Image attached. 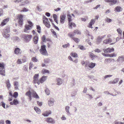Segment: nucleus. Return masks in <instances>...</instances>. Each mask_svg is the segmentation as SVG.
Returning <instances> with one entry per match:
<instances>
[{
    "label": "nucleus",
    "instance_id": "1",
    "mask_svg": "<svg viewBox=\"0 0 124 124\" xmlns=\"http://www.w3.org/2000/svg\"><path fill=\"white\" fill-rule=\"evenodd\" d=\"M25 95L28 96L29 98V100L31 101V97L32 96L33 97L39 99V97L36 92L32 89H30L29 91H27L25 93Z\"/></svg>",
    "mask_w": 124,
    "mask_h": 124
},
{
    "label": "nucleus",
    "instance_id": "2",
    "mask_svg": "<svg viewBox=\"0 0 124 124\" xmlns=\"http://www.w3.org/2000/svg\"><path fill=\"white\" fill-rule=\"evenodd\" d=\"M46 46L45 45H42L41 46L39 50L40 52L42 55L46 56L48 55V54L46 49Z\"/></svg>",
    "mask_w": 124,
    "mask_h": 124
},
{
    "label": "nucleus",
    "instance_id": "3",
    "mask_svg": "<svg viewBox=\"0 0 124 124\" xmlns=\"http://www.w3.org/2000/svg\"><path fill=\"white\" fill-rule=\"evenodd\" d=\"M32 37L31 35H24L22 36V37L24 39V41L26 42H28L31 40Z\"/></svg>",
    "mask_w": 124,
    "mask_h": 124
},
{
    "label": "nucleus",
    "instance_id": "4",
    "mask_svg": "<svg viewBox=\"0 0 124 124\" xmlns=\"http://www.w3.org/2000/svg\"><path fill=\"white\" fill-rule=\"evenodd\" d=\"M47 78V76H42L41 78H40L39 81H38V85H40L41 84V83L42 84L46 80Z\"/></svg>",
    "mask_w": 124,
    "mask_h": 124
},
{
    "label": "nucleus",
    "instance_id": "5",
    "mask_svg": "<svg viewBox=\"0 0 124 124\" xmlns=\"http://www.w3.org/2000/svg\"><path fill=\"white\" fill-rule=\"evenodd\" d=\"M39 75L38 74H35L33 76V82L35 84H38V82L39 80H38L39 77Z\"/></svg>",
    "mask_w": 124,
    "mask_h": 124
},
{
    "label": "nucleus",
    "instance_id": "6",
    "mask_svg": "<svg viewBox=\"0 0 124 124\" xmlns=\"http://www.w3.org/2000/svg\"><path fill=\"white\" fill-rule=\"evenodd\" d=\"M54 99L53 98H51L48 101V105L50 107L53 106L54 105Z\"/></svg>",
    "mask_w": 124,
    "mask_h": 124
},
{
    "label": "nucleus",
    "instance_id": "7",
    "mask_svg": "<svg viewBox=\"0 0 124 124\" xmlns=\"http://www.w3.org/2000/svg\"><path fill=\"white\" fill-rule=\"evenodd\" d=\"M46 121L48 123L54 124L55 121L51 117H47L46 118Z\"/></svg>",
    "mask_w": 124,
    "mask_h": 124
},
{
    "label": "nucleus",
    "instance_id": "8",
    "mask_svg": "<svg viewBox=\"0 0 124 124\" xmlns=\"http://www.w3.org/2000/svg\"><path fill=\"white\" fill-rule=\"evenodd\" d=\"M23 16L22 15H20L19 17L18 22L20 26H21L23 24Z\"/></svg>",
    "mask_w": 124,
    "mask_h": 124
},
{
    "label": "nucleus",
    "instance_id": "9",
    "mask_svg": "<svg viewBox=\"0 0 124 124\" xmlns=\"http://www.w3.org/2000/svg\"><path fill=\"white\" fill-rule=\"evenodd\" d=\"M52 113V111L50 110H48L46 111L43 113L42 115L44 116L47 117L50 115Z\"/></svg>",
    "mask_w": 124,
    "mask_h": 124
},
{
    "label": "nucleus",
    "instance_id": "10",
    "mask_svg": "<svg viewBox=\"0 0 124 124\" xmlns=\"http://www.w3.org/2000/svg\"><path fill=\"white\" fill-rule=\"evenodd\" d=\"M66 17L65 15H62L60 16V22L61 23L63 24L65 20Z\"/></svg>",
    "mask_w": 124,
    "mask_h": 124
},
{
    "label": "nucleus",
    "instance_id": "11",
    "mask_svg": "<svg viewBox=\"0 0 124 124\" xmlns=\"http://www.w3.org/2000/svg\"><path fill=\"white\" fill-rule=\"evenodd\" d=\"M32 25H25V29L24 30V31L25 32H27V30H31L32 28Z\"/></svg>",
    "mask_w": 124,
    "mask_h": 124
},
{
    "label": "nucleus",
    "instance_id": "12",
    "mask_svg": "<svg viewBox=\"0 0 124 124\" xmlns=\"http://www.w3.org/2000/svg\"><path fill=\"white\" fill-rule=\"evenodd\" d=\"M9 19L8 18H7L5 19L0 24V26H2L5 25L9 21Z\"/></svg>",
    "mask_w": 124,
    "mask_h": 124
},
{
    "label": "nucleus",
    "instance_id": "13",
    "mask_svg": "<svg viewBox=\"0 0 124 124\" xmlns=\"http://www.w3.org/2000/svg\"><path fill=\"white\" fill-rule=\"evenodd\" d=\"M19 102L16 99H14L13 101V102H11L10 103V104L11 105H16L19 104Z\"/></svg>",
    "mask_w": 124,
    "mask_h": 124
},
{
    "label": "nucleus",
    "instance_id": "14",
    "mask_svg": "<svg viewBox=\"0 0 124 124\" xmlns=\"http://www.w3.org/2000/svg\"><path fill=\"white\" fill-rule=\"evenodd\" d=\"M122 8L120 6H117L115 9L114 10L116 12H120L122 11Z\"/></svg>",
    "mask_w": 124,
    "mask_h": 124
},
{
    "label": "nucleus",
    "instance_id": "15",
    "mask_svg": "<svg viewBox=\"0 0 124 124\" xmlns=\"http://www.w3.org/2000/svg\"><path fill=\"white\" fill-rule=\"evenodd\" d=\"M14 52L15 54H19L21 53L20 49L18 47L15 49Z\"/></svg>",
    "mask_w": 124,
    "mask_h": 124
},
{
    "label": "nucleus",
    "instance_id": "16",
    "mask_svg": "<svg viewBox=\"0 0 124 124\" xmlns=\"http://www.w3.org/2000/svg\"><path fill=\"white\" fill-rule=\"evenodd\" d=\"M119 80V78H117L115 79L113 81H110L109 83L111 84H116L118 82Z\"/></svg>",
    "mask_w": 124,
    "mask_h": 124
},
{
    "label": "nucleus",
    "instance_id": "17",
    "mask_svg": "<svg viewBox=\"0 0 124 124\" xmlns=\"http://www.w3.org/2000/svg\"><path fill=\"white\" fill-rule=\"evenodd\" d=\"M57 83L56 84L58 85H60L62 84V79L60 78H59L57 79Z\"/></svg>",
    "mask_w": 124,
    "mask_h": 124
},
{
    "label": "nucleus",
    "instance_id": "18",
    "mask_svg": "<svg viewBox=\"0 0 124 124\" xmlns=\"http://www.w3.org/2000/svg\"><path fill=\"white\" fill-rule=\"evenodd\" d=\"M69 28L71 29H72V27H75L76 26L75 23L71 22L69 23Z\"/></svg>",
    "mask_w": 124,
    "mask_h": 124
},
{
    "label": "nucleus",
    "instance_id": "19",
    "mask_svg": "<svg viewBox=\"0 0 124 124\" xmlns=\"http://www.w3.org/2000/svg\"><path fill=\"white\" fill-rule=\"evenodd\" d=\"M118 62H119L121 61L122 62H123L124 61V57L123 55H122L121 56H119L118 59L117 60Z\"/></svg>",
    "mask_w": 124,
    "mask_h": 124
},
{
    "label": "nucleus",
    "instance_id": "20",
    "mask_svg": "<svg viewBox=\"0 0 124 124\" xmlns=\"http://www.w3.org/2000/svg\"><path fill=\"white\" fill-rule=\"evenodd\" d=\"M95 22V19H92L89 23L88 27H91L92 25H93Z\"/></svg>",
    "mask_w": 124,
    "mask_h": 124
},
{
    "label": "nucleus",
    "instance_id": "21",
    "mask_svg": "<svg viewBox=\"0 0 124 124\" xmlns=\"http://www.w3.org/2000/svg\"><path fill=\"white\" fill-rule=\"evenodd\" d=\"M34 109L38 114H39L41 113V110L38 107H35L34 108Z\"/></svg>",
    "mask_w": 124,
    "mask_h": 124
},
{
    "label": "nucleus",
    "instance_id": "22",
    "mask_svg": "<svg viewBox=\"0 0 124 124\" xmlns=\"http://www.w3.org/2000/svg\"><path fill=\"white\" fill-rule=\"evenodd\" d=\"M38 37L37 36H35L33 38V41L34 43L35 44H37V43L38 40Z\"/></svg>",
    "mask_w": 124,
    "mask_h": 124
},
{
    "label": "nucleus",
    "instance_id": "23",
    "mask_svg": "<svg viewBox=\"0 0 124 124\" xmlns=\"http://www.w3.org/2000/svg\"><path fill=\"white\" fill-rule=\"evenodd\" d=\"M43 23L46 27L48 28L50 27V25L48 21H46L45 20H43Z\"/></svg>",
    "mask_w": 124,
    "mask_h": 124
},
{
    "label": "nucleus",
    "instance_id": "24",
    "mask_svg": "<svg viewBox=\"0 0 124 124\" xmlns=\"http://www.w3.org/2000/svg\"><path fill=\"white\" fill-rule=\"evenodd\" d=\"M110 3H109L110 5H113L115 4L117 2V0H110Z\"/></svg>",
    "mask_w": 124,
    "mask_h": 124
},
{
    "label": "nucleus",
    "instance_id": "25",
    "mask_svg": "<svg viewBox=\"0 0 124 124\" xmlns=\"http://www.w3.org/2000/svg\"><path fill=\"white\" fill-rule=\"evenodd\" d=\"M10 28L8 26L6 27L4 30V33H8L10 32Z\"/></svg>",
    "mask_w": 124,
    "mask_h": 124
},
{
    "label": "nucleus",
    "instance_id": "26",
    "mask_svg": "<svg viewBox=\"0 0 124 124\" xmlns=\"http://www.w3.org/2000/svg\"><path fill=\"white\" fill-rule=\"evenodd\" d=\"M112 42L111 39L109 38L108 39H106L104 40L103 41L104 43L107 44L111 43Z\"/></svg>",
    "mask_w": 124,
    "mask_h": 124
},
{
    "label": "nucleus",
    "instance_id": "27",
    "mask_svg": "<svg viewBox=\"0 0 124 124\" xmlns=\"http://www.w3.org/2000/svg\"><path fill=\"white\" fill-rule=\"evenodd\" d=\"M70 107L69 106H66L65 107V110L67 114L68 115L70 114L69 110Z\"/></svg>",
    "mask_w": 124,
    "mask_h": 124
},
{
    "label": "nucleus",
    "instance_id": "28",
    "mask_svg": "<svg viewBox=\"0 0 124 124\" xmlns=\"http://www.w3.org/2000/svg\"><path fill=\"white\" fill-rule=\"evenodd\" d=\"M0 74L3 76H5V69H1L0 68Z\"/></svg>",
    "mask_w": 124,
    "mask_h": 124
},
{
    "label": "nucleus",
    "instance_id": "29",
    "mask_svg": "<svg viewBox=\"0 0 124 124\" xmlns=\"http://www.w3.org/2000/svg\"><path fill=\"white\" fill-rule=\"evenodd\" d=\"M96 63L91 62L90 64L88 66L91 68H92L94 67Z\"/></svg>",
    "mask_w": 124,
    "mask_h": 124
},
{
    "label": "nucleus",
    "instance_id": "30",
    "mask_svg": "<svg viewBox=\"0 0 124 124\" xmlns=\"http://www.w3.org/2000/svg\"><path fill=\"white\" fill-rule=\"evenodd\" d=\"M68 19L69 21V23L72 21L71 16L69 14H67Z\"/></svg>",
    "mask_w": 124,
    "mask_h": 124
},
{
    "label": "nucleus",
    "instance_id": "31",
    "mask_svg": "<svg viewBox=\"0 0 124 124\" xmlns=\"http://www.w3.org/2000/svg\"><path fill=\"white\" fill-rule=\"evenodd\" d=\"M50 60L48 58L45 59L44 60V62L45 64L49 63L50 62Z\"/></svg>",
    "mask_w": 124,
    "mask_h": 124
},
{
    "label": "nucleus",
    "instance_id": "32",
    "mask_svg": "<svg viewBox=\"0 0 124 124\" xmlns=\"http://www.w3.org/2000/svg\"><path fill=\"white\" fill-rule=\"evenodd\" d=\"M89 55L91 58L92 60H93L94 57H96V55H95L92 52H90L89 53Z\"/></svg>",
    "mask_w": 124,
    "mask_h": 124
},
{
    "label": "nucleus",
    "instance_id": "33",
    "mask_svg": "<svg viewBox=\"0 0 124 124\" xmlns=\"http://www.w3.org/2000/svg\"><path fill=\"white\" fill-rule=\"evenodd\" d=\"M13 40L14 42H18L20 40L19 38L18 37H15L13 38Z\"/></svg>",
    "mask_w": 124,
    "mask_h": 124
},
{
    "label": "nucleus",
    "instance_id": "34",
    "mask_svg": "<svg viewBox=\"0 0 124 124\" xmlns=\"http://www.w3.org/2000/svg\"><path fill=\"white\" fill-rule=\"evenodd\" d=\"M49 73V70L45 69H43L42 71V73L43 74H45L46 73Z\"/></svg>",
    "mask_w": 124,
    "mask_h": 124
},
{
    "label": "nucleus",
    "instance_id": "35",
    "mask_svg": "<svg viewBox=\"0 0 124 124\" xmlns=\"http://www.w3.org/2000/svg\"><path fill=\"white\" fill-rule=\"evenodd\" d=\"M3 37L6 38L8 39L9 36V35L7 33H4L3 34Z\"/></svg>",
    "mask_w": 124,
    "mask_h": 124
},
{
    "label": "nucleus",
    "instance_id": "36",
    "mask_svg": "<svg viewBox=\"0 0 124 124\" xmlns=\"http://www.w3.org/2000/svg\"><path fill=\"white\" fill-rule=\"evenodd\" d=\"M108 53H111L112 52H113L114 51V49L112 47L110 48L109 47L108 48Z\"/></svg>",
    "mask_w": 124,
    "mask_h": 124
},
{
    "label": "nucleus",
    "instance_id": "37",
    "mask_svg": "<svg viewBox=\"0 0 124 124\" xmlns=\"http://www.w3.org/2000/svg\"><path fill=\"white\" fill-rule=\"evenodd\" d=\"M74 35H75L76 34H81V32L80 31H78V30H75L74 31Z\"/></svg>",
    "mask_w": 124,
    "mask_h": 124
},
{
    "label": "nucleus",
    "instance_id": "38",
    "mask_svg": "<svg viewBox=\"0 0 124 124\" xmlns=\"http://www.w3.org/2000/svg\"><path fill=\"white\" fill-rule=\"evenodd\" d=\"M117 31L118 34L121 36L122 32V31L121 30L120 28H119L117 29Z\"/></svg>",
    "mask_w": 124,
    "mask_h": 124
},
{
    "label": "nucleus",
    "instance_id": "39",
    "mask_svg": "<svg viewBox=\"0 0 124 124\" xmlns=\"http://www.w3.org/2000/svg\"><path fill=\"white\" fill-rule=\"evenodd\" d=\"M117 54L115 53H113L112 54H109V57H116V56Z\"/></svg>",
    "mask_w": 124,
    "mask_h": 124
},
{
    "label": "nucleus",
    "instance_id": "40",
    "mask_svg": "<svg viewBox=\"0 0 124 124\" xmlns=\"http://www.w3.org/2000/svg\"><path fill=\"white\" fill-rule=\"evenodd\" d=\"M37 29L38 32L40 33L41 32V28L40 26L39 25L37 26Z\"/></svg>",
    "mask_w": 124,
    "mask_h": 124
},
{
    "label": "nucleus",
    "instance_id": "41",
    "mask_svg": "<svg viewBox=\"0 0 124 124\" xmlns=\"http://www.w3.org/2000/svg\"><path fill=\"white\" fill-rule=\"evenodd\" d=\"M71 55L74 57H77L78 55L77 54L75 53H72L71 54Z\"/></svg>",
    "mask_w": 124,
    "mask_h": 124
},
{
    "label": "nucleus",
    "instance_id": "42",
    "mask_svg": "<svg viewBox=\"0 0 124 124\" xmlns=\"http://www.w3.org/2000/svg\"><path fill=\"white\" fill-rule=\"evenodd\" d=\"M78 48L81 50H84L85 49L84 47L81 45H79L78 46Z\"/></svg>",
    "mask_w": 124,
    "mask_h": 124
},
{
    "label": "nucleus",
    "instance_id": "43",
    "mask_svg": "<svg viewBox=\"0 0 124 124\" xmlns=\"http://www.w3.org/2000/svg\"><path fill=\"white\" fill-rule=\"evenodd\" d=\"M105 21L109 23L112 21V20L110 19L108 17H106L105 19Z\"/></svg>",
    "mask_w": 124,
    "mask_h": 124
},
{
    "label": "nucleus",
    "instance_id": "44",
    "mask_svg": "<svg viewBox=\"0 0 124 124\" xmlns=\"http://www.w3.org/2000/svg\"><path fill=\"white\" fill-rule=\"evenodd\" d=\"M89 32H88V33L87 34V36H88V38L89 39H90V38H91V39L92 40H93V36H92V35H91L90 34H89Z\"/></svg>",
    "mask_w": 124,
    "mask_h": 124
},
{
    "label": "nucleus",
    "instance_id": "45",
    "mask_svg": "<svg viewBox=\"0 0 124 124\" xmlns=\"http://www.w3.org/2000/svg\"><path fill=\"white\" fill-rule=\"evenodd\" d=\"M112 75H107L105 76L104 77V78L106 79V78H110L112 76Z\"/></svg>",
    "mask_w": 124,
    "mask_h": 124
},
{
    "label": "nucleus",
    "instance_id": "46",
    "mask_svg": "<svg viewBox=\"0 0 124 124\" xmlns=\"http://www.w3.org/2000/svg\"><path fill=\"white\" fill-rule=\"evenodd\" d=\"M45 92L46 94L47 95H49L50 94V91L49 89L48 88H46L45 90Z\"/></svg>",
    "mask_w": 124,
    "mask_h": 124
},
{
    "label": "nucleus",
    "instance_id": "47",
    "mask_svg": "<svg viewBox=\"0 0 124 124\" xmlns=\"http://www.w3.org/2000/svg\"><path fill=\"white\" fill-rule=\"evenodd\" d=\"M4 66L5 65L3 63H0V67L1 68V69H4Z\"/></svg>",
    "mask_w": 124,
    "mask_h": 124
},
{
    "label": "nucleus",
    "instance_id": "48",
    "mask_svg": "<svg viewBox=\"0 0 124 124\" xmlns=\"http://www.w3.org/2000/svg\"><path fill=\"white\" fill-rule=\"evenodd\" d=\"M69 43H68L67 44L63 45L62 46L64 48H66L67 47H69Z\"/></svg>",
    "mask_w": 124,
    "mask_h": 124
},
{
    "label": "nucleus",
    "instance_id": "49",
    "mask_svg": "<svg viewBox=\"0 0 124 124\" xmlns=\"http://www.w3.org/2000/svg\"><path fill=\"white\" fill-rule=\"evenodd\" d=\"M18 96V93L17 92H15L14 93L13 97L15 98H16Z\"/></svg>",
    "mask_w": 124,
    "mask_h": 124
},
{
    "label": "nucleus",
    "instance_id": "50",
    "mask_svg": "<svg viewBox=\"0 0 124 124\" xmlns=\"http://www.w3.org/2000/svg\"><path fill=\"white\" fill-rule=\"evenodd\" d=\"M73 39L77 43H78L80 40L79 39L77 38H73Z\"/></svg>",
    "mask_w": 124,
    "mask_h": 124
},
{
    "label": "nucleus",
    "instance_id": "51",
    "mask_svg": "<svg viewBox=\"0 0 124 124\" xmlns=\"http://www.w3.org/2000/svg\"><path fill=\"white\" fill-rule=\"evenodd\" d=\"M68 36H69V37L72 38L73 39V38H74V37H73V36L75 35L74 33L73 34H71L70 33H69L68 34Z\"/></svg>",
    "mask_w": 124,
    "mask_h": 124
},
{
    "label": "nucleus",
    "instance_id": "52",
    "mask_svg": "<svg viewBox=\"0 0 124 124\" xmlns=\"http://www.w3.org/2000/svg\"><path fill=\"white\" fill-rule=\"evenodd\" d=\"M66 118L64 115H62V117H61V119L62 120H65L66 119Z\"/></svg>",
    "mask_w": 124,
    "mask_h": 124
},
{
    "label": "nucleus",
    "instance_id": "53",
    "mask_svg": "<svg viewBox=\"0 0 124 124\" xmlns=\"http://www.w3.org/2000/svg\"><path fill=\"white\" fill-rule=\"evenodd\" d=\"M1 106H2V107L4 108H6L5 104L3 101H2L1 102Z\"/></svg>",
    "mask_w": 124,
    "mask_h": 124
},
{
    "label": "nucleus",
    "instance_id": "54",
    "mask_svg": "<svg viewBox=\"0 0 124 124\" xmlns=\"http://www.w3.org/2000/svg\"><path fill=\"white\" fill-rule=\"evenodd\" d=\"M28 11V9L26 8H23V10L21 11L22 12H27Z\"/></svg>",
    "mask_w": 124,
    "mask_h": 124
},
{
    "label": "nucleus",
    "instance_id": "55",
    "mask_svg": "<svg viewBox=\"0 0 124 124\" xmlns=\"http://www.w3.org/2000/svg\"><path fill=\"white\" fill-rule=\"evenodd\" d=\"M42 40L43 42H46V37L45 35H43L42 37Z\"/></svg>",
    "mask_w": 124,
    "mask_h": 124
},
{
    "label": "nucleus",
    "instance_id": "56",
    "mask_svg": "<svg viewBox=\"0 0 124 124\" xmlns=\"http://www.w3.org/2000/svg\"><path fill=\"white\" fill-rule=\"evenodd\" d=\"M103 50L104 52L106 53H109L108 52V48L106 49H103Z\"/></svg>",
    "mask_w": 124,
    "mask_h": 124
},
{
    "label": "nucleus",
    "instance_id": "57",
    "mask_svg": "<svg viewBox=\"0 0 124 124\" xmlns=\"http://www.w3.org/2000/svg\"><path fill=\"white\" fill-rule=\"evenodd\" d=\"M115 124H124V123L122 122H117L115 121Z\"/></svg>",
    "mask_w": 124,
    "mask_h": 124
},
{
    "label": "nucleus",
    "instance_id": "58",
    "mask_svg": "<svg viewBox=\"0 0 124 124\" xmlns=\"http://www.w3.org/2000/svg\"><path fill=\"white\" fill-rule=\"evenodd\" d=\"M87 95L88 96V98L90 99V100H91L93 98V97L92 95L88 94H87Z\"/></svg>",
    "mask_w": 124,
    "mask_h": 124
},
{
    "label": "nucleus",
    "instance_id": "59",
    "mask_svg": "<svg viewBox=\"0 0 124 124\" xmlns=\"http://www.w3.org/2000/svg\"><path fill=\"white\" fill-rule=\"evenodd\" d=\"M23 70L25 71H28V67L26 65L24 66L23 67Z\"/></svg>",
    "mask_w": 124,
    "mask_h": 124
},
{
    "label": "nucleus",
    "instance_id": "60",
    "mask_svg": "<svg viewBox=\"0 0 124 124\" xmlns=\"http://www.w3.org/2000/svg\"><path fill=\"white\" fill-rule=\"evenodd\" d=\"M22 62L21 60L20 59H18L17 62V63L18 64H21L22 63Z\"/></svg>",
    "mask_w": 124,
    "mask_h": 124
},
{
    "label": "nucleus",
    "instance_id": "61",
    "mask_svg": "<svg viewBox=\"0 0 124 124\" xmlns=\"http://www.w3.org/2000/svg\"><path fill=\"white\" fill-rule=\"evenodd\" d=\"M6 83L7 85H10L9 81V80H7L6 81Z\"/></svg>",
    "mask_w": 124,
    "mask_h": 124
},
{
    "label": "nucleus",
    "instance_id": "62",
    "mask_svg": "<svg viewBox=\"0 0 124 124\" xmlns=\"http://www.w3.org/2000/svg\"><path fill=\"white\" fill-rule=\"evenodd\" d=\"M94 52H95L99 53L101 52V51L99 49H96L94 50Z\"/></svg>",
    "mask_w": 124,
    "mask_h": 124
},
{
    "label": "nucleus",
    "instance_id": "63",
    "mask_svg": "<svg viewBox=\"0 0 124 124\" xmlns=\"http://www.w3.org/2000/svg\"><path fill=\"white\" fill-rule=\"evenodd\" d=\"M33 67V65L32 64V63L31 62L29 64V69L30 70H31V69L32 68V67Z\"/></svg>",
    "mask_w": 124,
    "mask_h": 124
},
{
    "label": "nucleus",
    "instance_id": "64",
    "mask_svg": "<svg viewBox=\"0 0 124 124\" xmlns=\"http://www.w3.org/2000/svg\"><path fill=\"white\" fill-rule=\"evenodd\" d=\"M6 124H11V121L8 120H7L5 121Z\"/></svg>",
    "mask_w": 124,
    "mask_h": 124
}]
</instances>
